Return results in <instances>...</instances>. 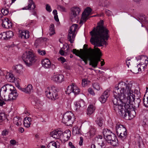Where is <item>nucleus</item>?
I'll use <instances>...</instances> for the list:
<instances>
[{
  "label": "nucleus",
  "mask_w": 148,
  "mask_h": 148,
  "mask_svg": "<svg viewBox=\"0 0 148 148\" xmlns=\"http://www.w3.org/2000/svg\"><path fill=\"white\" fill-rule=\"evenodd\" d=\"M132 86V83L130 82L128 84L124 82L119 83L114 89L113 93L114 99L112 100L114 104V111L119 113L120 115L124 118L127 116H131L132 112L134 111L133 105H130L127 103V99H126V91L129 90Z\"/></svg>",
  "instance_id": "1"
},
{
  "label": "nucleus",
  "mask_w": 148,
  "mask_h": 148,
  "mask_svg": "<svg viewBox=\"0 0 148 148\" xmlns=\"http://www.w3.org/2000/svg\"><path fill=\"white\" fill-rule=\"evenodd\" d=\"M109 31L104 25V22L101 20L98 22L96 27L90 32L92 37L90 41L95 47L103 46L108 45L106 40H108L109 37Z\"/></svg>",
  "instance_id": "2"
},
{
  "label": "nucleus",
  "mask_w": 148,
  "mask_h": 148,
  "mask_svg": "<svg viewBox=\"0 0 148 148\" xmlns=\"http://www.w3.org/2000/svg\"><path fill=\"white\" fill-rule=\"evenodd\" d=\"M91 51V48H90L88 49H86L85 53L84 54H82L78 50H77L76 49H73L72 52L73 54L80 58V59L79 60V61H82V60L86 64H87L88 63L87 61L88 60L90 61L89 65L92 66L93 65L92 60L93 55Z\"/></svg>",
  "instance_id": "3"
},
{
  "label": "nucleus",
  "mask_w": 148,
  "mask_h": 148,
  "mask_svg": "<svg viewBox=\"0 0 148 148\" xmlns=\"http://www.w3.org/2000/svg\"><path fill=\"white\" fill-rule=\"evenodd\" d=\"M132 86L130 87V90H129L126 91V99H127V103L130 105H133V107L134 106L135 107H138L140 105L141 100L139 97L138 98H136L135 100V95L133 94V91L132 90ZM133 108V110L135 111V112H132L131 114H134L135 115L136 114V112ZM130 117H131V116Z\"/></svg>",
  "instance_id": "4"
},
{
  "label": "nucleus",
  "mask_w": 148,
  "mask_h": 148,
  "mask_svg": "<svg viewBox=\"0 0 148 148\" xmlns=\"http://www.w3.org/2000/svg\"><path fill=\"white\" fill-rule=\"evenodd\" d=\"M22 58L26 65L30 67L37 60L36 56L32 52L26 51L24 53Z\"/></svg>",
  "instance_id": "5"
},
{
  "label": "nucleus",
  "mask_w": 148,
  "mask_h": 148,
  "mask_svg": "<svg viewBox=\"0 0 148 148\" xmlns=\"http://www.w3.org/2000/svg\"><path fill=\"white\" fill-rule=\"evenodd\" d=\"M125 125L119 124H116V131L118 137L122 141H124L126 138L127 133Z\"/></svg>",
  "instance_id": "6"
},
{
  "label": "nucleus",
  "mask_w": 148,
  "mask_h": 148,
  "mask_svg": "<svg viewBox=\"0 0 148 148\" xmlns=\"http://www.w3.org/2000/svg\"><path fill=\"white\" fill-rule=\"evenodd\" d=\"M77 27V24H74L70 27L69 30L67 38L71 43L74 42L76 36L75 33Z\"/></svg>",
  "instance_id": "7"
},
{
  "label": "nucleus",
  "mask_w": 148,
  "mask_h": 148,
  "mask_svg": "<svg viewBox=\"0 0 148 148\" xmlns=\"http://www.w3.org/2000/svg\"><path fill=\"white\" fill-rule=\"evenodd\" d=\"M74 114L70 112H67L63 115L62 122L69 126L72 123V118L74 117Z\"/></svg>",
  "instance_id": "8"
},
{
  "label": "nucleus",
  "mask_w": 148,
  "mask_h": 148,
  "mask_svg": "<svg viewBox=\"0 0 148 148\" xmlns=\"http://www.w3.org/2000/svg\"><path fill=\"white\" fill-rule=\"evenodd\" d=\"M45 94L47 97L52 100L55 101L59 98L56 89H55L51 92L49 91L48 93L47 91H46Z\"/></svg>",
  "instance_id": "9"
},
{
  "label": "nucleus",
  "mask_w": 148,
  "mask_h": 148,
  "mask_svg": "<svg viewBox=\"0 0 148 148\" xmlns=\"http://www.w3.org/2000/svg\"><path fill=\"white\" fill-rule=\"evenodd\" d=\"M71 13L70 14V19L73 21L74 18H76V17L79 14L81 10L79 7H74L71 8Z\"/></svg>",
  "instance_id": "10"
},
{
  "label": "nucleus",
  "mask_w": 148,
  "mask_h": 148,
  "mask_svg": "<svg viewBox=\"0 0 148 148\" xmlns=\"http://www.w3.org/2000/svg\"><path fill=\"white\" fill-rule=\"evenodd\" d=\"M104 139L108 143H110L111 145L113 146L116 145V139H117V138L114 134H112V135H110V136L108 137H105Z\"/></svg>",
  "instance_id": "11"
},
{
  "label": "nucleus",
  "mask_w": 148,
  "mask_h": 148,
  "mask_svg": "<svg viewBox=\"0 0 148 148\" xmlns=\"http://www.w3.org/2000/svg\"><path fill=\"white\" fill-rule=\"evenodd\" d=\"M91 51L93 55L92 60L93 65L92 67L95 68L97 66L98 62L100 61L101 60L99 58H96L95 57V49L91 48Z\"/></svg>",
  "instance_id": "12"
},
{
  "label": "nucleus",
  "mask_w": 148,
  "mask_h": 148,
  "mask_svg": "<svg viewBox=\"0 0 148 148\" xmlns=\"http://www.w3.org/2000/svg\"><path fill=\"white\" fill-rule=\"evenodd\" d=\"M110 90L109 88L107 89L103 93L101 96L99 98V100L102 103H104L108 97L109 95V92Z\"/></svg>",
  "instance_id": "13"
},
{
  "label": "nucleus",
  "mask_w": 148,
  "mask_h": 148,
  "mask_svg": "<svg viewBox=\"0 0 148 148\" xmlns=\"http://www.w3.org/2000/svg\"><path fill=\"white\" fill-rule=\"evenodd\" d=\"M64 132L58 130L53 131L50 133L51 136L57 139H59L62 136H63Z\"/></svg>",
  "instance_id": "14"
},
{
  "label": "nucleus",
  "mask_w": 148,
  "mask_h": 148,
  "mask_svg": "<svg viewBox=\"0 0 148 148\" xmlns=\"http://www.w3.org/2000/svg\"><path fill=\"white\" fill-rule=\"evenodd\" d=\"M2 21V26L4 28L9 29L12 27V23L8 18H5Z\"/></svg>",
  "instance_id": "15"
},
{
  "label": "nucleus",
  "mask_w": 148,
  "mask_h": 148,
  "mask_svg": "<svg viewBox=\"0 0 148 148\" xmlns=\"http://www.w3.org/2000/svg\"><path fill=\"white\" fill-rule=\"evenodd\" d=\"M18 95L16 90L15 88L11 91L8 95V99H7L8 101H12L15 100Z\"/></svg>",
  "instance_id": "16"
},
{
  "label": "nucleus",
  "mask_w": 148,
  "mask_h": 148,
  "mask_svg": "<svg viewBox=\"0 0 148 148\" xmlns=\"http://www.w3.org/2000/svg\"><path fill=\"white\" fill-rule=\"evenodd\" d=\"M76 108V110H79L80 108H82L85 106V103L83 100L80 99L79 101H76L74 103Z\"/></svg>",
  "instance_id": "17"
},
{
  "label": "nucleus",
  "mask_w": 148,
  "mask_h": 148,
  "mask_svg": "<svg viewBox=\"0 0 148 148\" xmlns=\"http://www.w3.org/2000/svg\"><path fill=\"white\" fill-rule=\"evenodd\" d=\"M42 66L46 68H49L51 66V63L50 61L48 59H45L42 60Z\"/></svg>",
  "instance_id": "18"
},
{
  "label": "nucleus",
  "mask_w": 148,
  "mask_h": 148,
  "mask_svg": "<svg viewBox=\"0 0 148 148\" xmlns=\"http://www.w3.org/2000/svg\"><path fill=\"white\" fill-rule=\"evenodd\" d=\"M28 5V6H27L23 8V10H31V6L33 5V7H32V10H34L36 7V5L35 3L32 0H29Z\"/></svg>",
  "instance_id": "19"
},
{
  "label": "nucleus",
  "mask_w": 148,
  "mask_h": 148,
  "mask_svg": "<svg viewBox=\"0 0 148 148\" xmlns=\"http://www.w3.org/2000/svg\"><path fill=\"white\" fill-rule=\"evenodd\" d=\"M54 78V80L57 82L61 83L64 80V76L61 74L56 75Z\"/></svg>",
  "instance_id": "20"
},
{
  "label": "nucleus",
  "mask_w": 148,
  "mask_h": 148,
  "mask_svg": "<svg viewBox=\"0 0 148 148\" xmlns=\"http://www.w3.org/2000/svg\"><path fill=\"white\" fill-rule=\"evenodd\" d=\"M23 68L21 64L17 65L13 67V70L18 74H21L22 73Z\"/></svg>",
  "instance_id": "21"
},
{
  "label": "nucleus",
  "mask_w": 148,
  "mask_h": 148,
  "mask_svg": "<svg viewBox=\"0 0 148 148\" xmlns=\"http://www.w3.org/2000/svg\"><path fill=\"white\" fill-rule=\"evenodd\" d=\"M21 89L23 91L27 93H30L33 90V87L30 84H28L26 88Z\"/></svg>",
  "instance_id": "22"
},
{
  "label": "nucleus",
  "mask_w": 148,
  "mask_h": 148,
  "mask_svg": "<svg viewBox=\"0 0 148 148\" xmlns=\"http://www.w3.org/2000/svg\"><path fill=\"white\" fill-rule=\"evenodd\" d=\"M103 135L104 138L105 137H108L110 136V135H112V134H114L110 130L107 129H104L103 132Z\"/></svg>",
  "instance_id": "23"
},
{
  "label": "nucleus",
  "mask_w": 148,
  "mask_h": 148,
  "mask_svg": "<svg viewBox=\"0 0 148 148\" xmlns=\"http://www.w3.org/2000/svg\"><path fill=\"white\" fill-rule=\"evenodd\" d=\"M99 5L103 7H106L109 5V2L108 0H99Z\"/></svg>",
  "instance_id": "24"
},
{
  "label": "nucleus",
  "mask_w": 148,
  "mask_h": 148,
  "mask_svg": "<svg viewBox=\"0 0 148 148\" xmlns=\"http://www.w3.org/2000/svg\"><path fill=\"white\" fill-rule=\"evenodd\" d=\"M81 130L80 128L77 127H73V135H75L76 134H78L79 135L81 134Z\"/></svg>",
  "instance_id": "25"
},
{
  "label": "nucleus",
  "mask_w": 148,
  "mask_h": 148,
  "mask_svg": "<svg viewBox=\"0 0 148 148\" xmlns=\"http://www.w3.org/2000/svg\"><path fill=\"white\" fill-rule=\"evenodd\" d=\"M7 91V88L5 85L2 87L0 90V97H1V94L4 97H5V93Z\"/></svg>",
  "instance_id": "26"
},
{
  "label": "nucleus",
  "mask_w": 148,
  "mask_h": 148,
  "mask_svg": "<svg viewBox=\"0 0 148 148\" xmlns=\"http://www.w3.org/2000/svg\"><path fill=\"white\" fill-rule=\"evenodd\" d=\"M103 121V119L101 117H98L95 121L96 124L100 127L102 126Z\"/></svg>",
  "instance_id": "27"
},
{
  "label": "nucleus",
  "mask_w": 148,
  "mask_h": 148,
  "mask_svg": "<svg viewBox=\"0 0 148 148\" xmlns=\"http://www.w3.org/2000/svg\"><path fill=\"white\" fill-rule=\"evenodd\" d=\"M49 34L50 36H52L55 34L54 30V25L53 24H51L49 26Z\"/></svg>",
  "instance_id": "28"
},
{
  "label": "nucleus",
  "mask_w": 148,
  "mask_h": 148,
  "mask_svg": "<svg viewBox=\"0 0 148 148\" xmlns=\"http://www.w3.org/2000/svg\"><path fill=\"white\" fill-rule=\"evenodd\" d=\"M95 110L93 105H90L87 109V114L89 115L93 113Z\"/></svg>",
  "instance_id": "29"
},
{
  "label": "nucleus",
  "mask_w": 148,
  "mask_h": 148,
  "mask_svg": "<svg viewBox=\"0 0 148 148\" xmlns=\"http://www.w3.org/2000/svg\"><path fill=\"white\" fill-rule=\"evenodd\" d=\"M96 130L93 127H91L87 134L89 135L90 137H93L95 134Z\"/></svg>",
  "instance_id": "30"
},
{
  "label": "nucleus",
  "mask_w": 148,
  "mask_h": 148,
  "mask_svg": "<svg viewBox=\"0 0 148 148\" xmlns=\"http://www.w3.org/2000/svg\"><path fill=\"white\" fill-rule=\"evenodd\" d=\"M71 90L75 95L79 94L80 92L79 88L77 86L74 87L73 89H72Z\"/></svg>",
  "instance_id": "31"
},
{
  "label": "nucleus",
  "mask_w": 148,
  "mask_h": 148,
  "mask_svg": "<svg viewBox=\"0 0 148 148\" xmlns=\"http://www.w3.org/2000/svg\"><path fill=\"white\" fill-rule=\"evenodd\" d=\"M71 136V132L69 130H66L64 132L63 136H66L67 140L69 139Z\"/></svg>",
  "instance_id": "32"
},
{
  "label": "nucleus",
  "mask_w": 148,
  "mask_h": 148,
  "mask_svg": "<svg viewBox=\"0 0 148 148\" xmlns=\"http://www.w3.org/2000/svg\"><path fill=\"white\" fill-rule=\"evenodd\" d=\"M7 40L10 39L14 35L13 32L11 31H9L6 32Z\"/></svg>",
  "instance_id": "33"
},
{
  "label": "nucleus",
  "mask_w": 148,
  "mask_h": 148,
  "mask_svg": "<svg viewBox=\"0 0 148 148\" xmlns=\"http://www.w3.org/2000/svg\"><path fill=\"white\" fill-rule=\"evenodd\" d=\"M91 11L92 9L89 7H87L84 10L83 12V14H86L87 16H89L90 14Z\"/></svg>",
  "instance_id": "34"
},
{
  "label": "nucleus",
  "mask_w": 148,
  "mask_h": 148,
  "mask_svg": "<svg viewBox=\"0 0 148 148\" xmlns=\"http://www.w3.org/2000/svg\"><path fill=\"white\" fill-rule=\"evenodd\" d=\"M143 60H145V63L142 64L141 62H140L137 65V68L138 67V65H144V67H147V65L148 64V58H147L146 56H145V58H143Z\"/></svg>",
  "instance_id": "35"
},
{
  "label": "nucleus",
  "mask_w": 148,
  "mask_h": 148,
  "mask_svg": "<svg viewBox=\"0 0 148 148\" xmlns=\"http://www.w3.org/2000/svg\"><path fill=\"white\" fill-rule=\"evenodd\" d=\"M50 143L52 144V146L54 147L55 148H59L60 143L58 141L55 142L54 141H52Z\"/></svg>",
  "instance_id": "36"
},
{
  "label": "nucleus",
  "mask_w": 148,
  "mask_h": 148,
  "mask_svg": "<svg viewBox=\"0 0 148 148\" xmlns=\"http://www.w3.org/2000/svg\"><path fill=\"white\" fill-rule=\"evenodd\" d=\"M14 123L17 126L21 125L22 124L21 122L17 118H14Z\"/></svg>",
  "instance_id": "37"
},
{
  "label": "nucleus",
  "mask_w": 148,
  "mask_h": 148,
  "mask_svg": "<svg viewBox=\"0 0 148 148\" xmlns=\"http://www.w3.org/2000/svg\"><path fill=\"white\" fill-rule=\"evenodd\" d=\"M7 35H6V32H4L0 34V38L2 40H7Z\"/></svg>",
  "instance_id": "38"
},
{
  "label": "nucleus",
  "mask_w": 148,
  "mask_h": 148,
  "mask_svg": "<svg viewBox=\"0 0 148 148\" xmlns=\"http://www.w3.org/2000/svg\"><path fill=\"white\" fill-rule=\"evenodd\" d=\"M2 96H1L2 99H0V106H2L3 105L5 104V103L4 102V101H8L7 99H6L5 98V97H3Z\"/></svg>",
  "instance_id": "39"
},
{
  "label": "nucleus",
  "mask_w": 148,
  "mask_h": 148,
  "mask_svg": "<svg viewBox=\"0 0 148 148\" xmlns=\"http://www.w3.org/2000/svg\"><path fill=\"white\" fill-rule=\"evenodd\" d=\"M88 82H90V81L87 79H84L82 80V86L85 87L87 84Z\"/></svg>",
  "instance_id": "40"
},
{
  "label": "nucleus",
  "mask_w": 148,
  "mask_h": 148,
  "mask_svg": "<svg viewBox=\"0 0 148 148\" xmlns=\"http://www.w3.org/2000/svg\"><path fill=\"white\" fill-rule=\"evenodd\" d=\"M6 87L7 88V90H10L11 91H12L15 88L13 86L9 84H6L5 85Z\"/></svg>",
  "instance_id": "41"
},
{
  "label": "nucleus",
  "mask_w": 148,
  "mask_h": 148,
  "mask_svg": "<svg viewBox=\"0 0 148 148\" xmlns=\"http://www.w3.org/2000/svg\"><path fill=\"white\" fill-rule=\"evenodd\" d=\"M92 86L93 88L97 90H99L100 89L101 86L98 83L93 84Z\"/></svg>",
  "instance_id": "42"
},
{
  "label": "nucleus",
  "mask_w": 148,
  "mask_h": 148,
  "mask_svg": "<svg viewBox=\"0 0 148 148\" xmlns=\"http://www.w3.org/2000/svg\"><path fill=\"white\" fill-rule=\"evenodd\" d=\"M57 9L62 12H66L65 8L63 6L60 5L58 6Z\"/></svg>",
  "instance_id": "43"
},
{
  "label": "nucleus",
  "mask_w": 148,
  "mask_h": 148,
  "mask_svg": "<svg viewBox=\"0 0 148 148\" xmlns=\"http://www.w3.org/2000/svg\"><path fill=\"white\" fill-rule=\"evenodd\" d=\"M88 16H87V14H83V13L82 14V18L83 21L85 22L88 19Z\"/></svg>",
  "instance_id": "44"
},
{
  "label": "nucleus",
  "mask_w": 148,
  "mask_h": 148,
  "mask_svg": "<svg viewBox=\"0 0 148 148\" xmlns=\"http://www.w3.org/2000/svg\"><path fill=\"white\" fill-rule=\"evenodd\" d=\"M1 12L3 15H6L8 14L9 12V11L8 9L5 10L3 9L1 10Z\"/></svg>",
  "instance_id": "45"
},
{
  "label": "nucleus",
  "mask_w": 148,
  "mask_h": 148,
  "mask_svg": "<svg viewBox=\"0 0 148 148\" xmlns=\"http://www.w3.org/2000/svg\"><path fill=\"white\" fill-rule=\"evenodd\" d=\"M37 52L39 54L41 55H44L46 54V52L45 50H42L40 49H38Z\"/></svg>",
  "instance_id": "46"
},
{
  "label": "nucleus",
  "mask_w": 148,
  "mask_h": 148,
  "mask_svg": "<svg viewBox=\"0 0 148 148\" xmlns=\"http://www.w3.org/2000/svg\"><path fill=\"white\" fill-rule=\"evenodd\" d=\"M26 120H24V126L27 127H28L30 126V125L31 124L30 122H28Z\"/></svg>",
  "instance_id": "47"
},
{
  "label": "nucleus",
  "mask_w": 148,
  "mask_h": 148,
  "mask_svg": "<svg viewBox=\"0 0 148 148\" xmlns=\"http://www.w3.org/2000/svg\"><path fill=\"white\" fill-rule=\"evenodd\" d=\"M88 90L89 93L90 94L93 95H95V93H94V90L92 88H88Z\"/></svg>",
  "instance_id": "48"
},
{
  "label": "nucleus",
  "mask_w": 148,
  "mask_h": 148,
  "mask_svg": "<svg viewBox=\"0 0 148 148\" xmlns=\"http://www.w3.org/2000/svg\"><path fill=\"white\" fill-rule=\"evenodd\" d=\"M147 101L145 102L144 97L143 98V103L144 106L148 108V96L147 97Z\"/></svg>",
  "instance_id": "49"
},
{
  "label": "nucleus",
  "mask_w": 148,
  "mask_h": 148,
  "mask_svg": "<svg viewBox=\"0 0 148 148\" xmlns=\"http://www.w3.org/2000/svg\"><path fill=\"white\" fill-rule=\"evenodd\" d=\"M142 17H143V18L142 23H143L145 24H147L148 23V21L146 19L145 15H144Z\"/></svg>",
  "instance_id": "50"
},
{
  "label": "nucleus",
  "mask_w": 148,
  "mask_h": 148,
  "mask_svg": "<svg viewBox=\"0 0 148 148\" xmlns=\"http://www.w3.org/2000/svg\"><path fill=\"white\" fill-rule=\"evenodd\" d=\"M145 58V56L144 55H141L138 57H136V58L137 61H138L139 60H143V58Z\"/></svg>",
  "instance_id": "51"
},
{
  "label": "nucleus",
  "mask_w": 148,
  "mask_h": 148,
  "mask_svg": "<svg viewBox=\"0 0 148 148\" xmlns=\"http://www.w3.org/2000/svg\"><path fill=\"white\" fill-rule=\"evenodd\" d=\"M71 90V88L70 89L69 86L67 88L66 90L65 91L66 93L68 95H69L70 93L72 92Z\"/></svg>",
  "instance_id": "52"
},
{
  "label": "nucleus",
  "mask_w": 148,
  "mask_h": 148,
  "mask_svg": "<svg viewBox=\"0 0 148 148\" xmlns=\"http://www.w3.org/2000/svg\"><path fill=\"white\" fill-rule=\"evenodd\" d=\"M46 9L47 11L49 12H51L52 10L50 6L48 4L46 5Z\"/></svg>",
  "instance_id": "53"
},
{
  "label": "nucleus",
  "mask_w": 148,
  "mask_h": 148,
  "mask_svg": "<svg viewBox=\"0 0 148 148\" xmlns=\"http://www.w3.org/2000/svg\"><path fill=\"white\" fill-rule=\"evenodd\" d=\"M95 50L97 52V55L99 57H101L102 56V54L100 50L98 48H95Z\"/></svg>",
  "instance_id": "54"
},
{
  "label": "nucleus",
  "mask_w": 148,
  "mask_h": 148,
  "mask_svg": "<svg viewBox=\"0 0 148 148\" xmlns=\"http://www.w3.org/2000/svg\"><path fill=\"white\" fill-rule=\"evenodd\" d=\"M5 114L4 113L2 112H0V120L3 121V117H5Z\"/></svg>",
  "instance_id": "55"
},
{
  "label": "nucleus",
  "mask_w": 148,
  "mask_h": 148,
  "mask_svg": "<svg viewBox=\"0 0 148 148\" xmlns=\"http://www.w3.org/2000/svg\"><path fill=\"white\" fill-rule=\"evenodd\" d=\"M105 13L108 16H111L112 14L111 11L108 10H105Z\"/></svg>",
  "instance_id": "56"
},
{
  "label": "nucleus",
  "mask_w": 148,
  "mask_h": 148,
  "mask_svg": "<svg viewBox=\"0 0 148 148\" xmlns=\"http://www.w3.org/2000/svg\"><path fill=\"white\" fill-rule=\"evenodd\" d=\"M29 32L28 30L25 31V36L24 38H28L29 36Z\"/></svg>",
  "instance_id": "57"
},
{
  "label": "nucleus",
  "mask_w": 148,
  "mask_h": 148,
  "mask_svg": "<svg viewBox=\"0 0 148 148\" xmlns=\"http://www.w3.org/2000/svg\"><path fill=\"white\" fill-rule=\"evenodd\" d=\"M20 34V36L21 38H23H23H24L25 36L26 35L25 34V31L24 32L23 31H21V32L19 33Z\"/></svg>",
  "instance_id": "58"
},
{
  "label": "nucleus",
  "mask_w": 148,
  "mask_h": 148,
  "mask_svg": "<svg viewBox=\"0 0 148 148\" xmlns=\"http://www.w3.org/2000/svg\"><path fill=\"white\" fill-rule=\"evenodd\" d=\"M143 15H140V17L139 18H138L137 19L138 21L139 22H140L141 23H142V21L143 20V17L142 16H143Z\"/></svg>",
  "instance_id": "59"
},
{
  "label": "nucleus",
  "mask_w": 148,
  "mask_h": 148,
  "mask_svg": "<svg viewBox=\"0 0 148 148\" xmlns=\"http://www.w3.org/2000/svg\"><path fill=\"white\" fill-rule=\"evenodd\" d=\"M102 136L101 135H99L97 136L96 137H95L94 139L95 140L98 141L99 139H102Z\"/></svg>",
  "instance_id": "60"
},
{
  "label": "nucleus",
  "mask_w": 148,
  "mask_h": 148,
  "mask_svg": "<svg viewBox=\"0 0 148 148\" xmlns=\"http://www.w3.org/2000/svg\"><path fill=\"white\" fill-rule=\"evenodd\" d=\"M11 2H12L11 0H5L4 1L5 4H7L8 5H11L12 4L10 3Z\"/></svg>",
  "instance_id": "61"
},
{
  "label": "nucleus",
  "mask_w": 148,
  "mask_h": 148,
  "mask_svg": "<svg viewBox=\"0 0 148 148\" xmlns=\"http://www.w3.org/2000/svg\"><path fill=\"white\" fill-rule=\"evenodd\" d=\"M58 60L61 61L62 62V63H63L66 61L65 59L62 57H61L58 58Z\"/></svg>",
  "instance_id": "62"
},
{
  "label": "nucleus",
  "mask_w": 148,
  "mask_h": 148,
  "mask_svg": "<svg viewBox=\"0 0 148 148\" xmlns=\"http://www.w3.org/2000/svg\"><path fill=\"white\" fill-rule=\"evenodd\" d=\"M10 143L13 145H15L16 144V142L15 140H11L10 141Z\"/></svg>",
  "instance_id": "63"
},
{
  "label": "nucleus",
  "mask_w": 148,
  "mask_h": 148,
  "mask_svg": "<svg viewBox=\"0 0 148 148\" xmlns=\"http://www.w3.org/2000/svg\"><path fill=\"white\" fill-rule=\"evenodd\" d=\"M52 144L49 143L47 146V148H55L54 147L52 146Z\"/></svg>",
  "instance_id": "64"
}]
</instances>
